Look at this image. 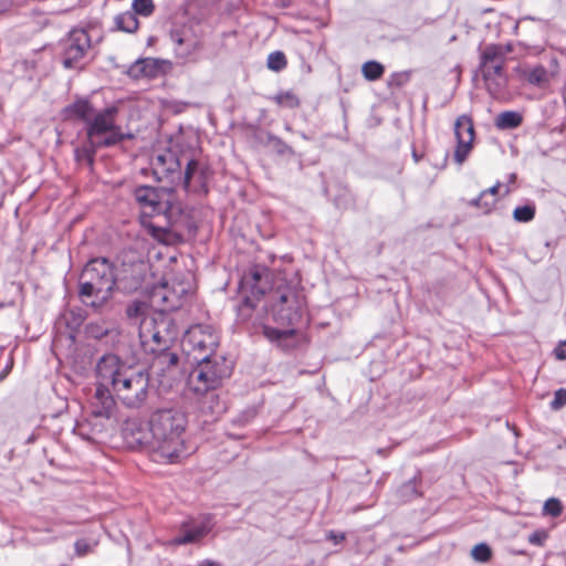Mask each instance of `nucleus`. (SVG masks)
Masks as SVG:
<instances>
[{
	"label": "nucleus",
	"mask_w": 566,
	"mask_h": 566,
	"mask_svg": "<svg viewBox=\"0 0 566 566\" xmlns=\"http://www.w3.org/2000/svg\"><path fill=\"white\" fill-rule=\"evenodd\" d=\"M132 7L135 14L144 17H149L155 10L153 0H134Z\"/></svg>",
	"instance_id": "32"
},
{
	"label": "nucleus",
	"mask_w": 566,
	"mask_h": 566,
	"mask_svg": "<svg viewBox=\"0 0 566 566\" xmlns=\"http://www.w3.org/2000/svg\"><path fill=\"white\" fill-rule=\"evenodd\" d=\"M151 166L154 169V174L158 178H161L168 174L177 171L180 167V163L172 153L166 151L165 154L157 155L153 159Z\"/></svg>",
	"instance_id": "21"
},
{
	"label": "nucleus",
	"mask_w": 566,
	"mask_h": 566,
	"mask_svg": "<svg viewBox=\"0 0 566 566\" xmlns=\"http://www.w3.org/2000/svg\"><path fill=\"white\" fill-rule=\"evenodd\" d=\"M146 268L147 266L144 262L123 264L115 273L118 289H122L125 292H133L139 289L144 281Z\"/></svg>",
	"instance_id": "16"
},
{
	"label": "nucleus",
	"mask_w": 566,
	"mask_h": 566,
	"mask_svg": "<svg viewBox=\"0 0 566 566\" xmlns=\"http://www.w3.org/2000/svg\"><path fill=\"white\" fill-rule=\"evenodd\" d=\"M66 112L84 120L86 125L92 120L94 115H96L92 105L85 99L75 102L67 107Z\"/></svg>",
	"instance_id": "25"
},
{
	"label": "nucleus",
	"mask_w": 566,
	"mask_h": 566,
	"mask_svg": "<svg viewBox=\"0 0 566 566\" xmlns=\"http://www.w3.org/2000/svg\"><path fill=\"white\" fill-rule=\"evenodd\" d=\"M114 23L117 30L127 33L136 32L139 27V22L133 11H126L115 15Z\"/></svg>",
	"instance_id": "22"
},
{
	"label": "nucleus",
	"mask_w": 566,
	"mask_h": 566,
	"mask_svg": "<svg viewBox=\"0 0 566 566\" xmlns=\"http://www.w3.org/2000/svg\"><path fill=\"white\" fill-rule=\"evenodd\" d=\"M270 273L264 268H253L242 276L240 289L244 308H254L263 302V308L273 322L282 326L296 324L305 308V297L296 285L276 276L269 287Z\"/></svg>",
	"instance_id": "2"
},
{
	"label": "nucleus",
	"mask_w": 566,
	"mask_h": 566,
	"mask_svg": "<svg viewBox=\"0 0 566 566\" xmlns=\"http://www.w3.org/2000/svg\"><path fill=\"white\" fill-rule=\"evenodd\" d=\"M326 538L336 545L345 539V534L340 532L329 531L326 534Z\"/></svg>",
	"instance_id": "40"
},
{
	"label": "nucleus",
	"mask_w": 566,
	"mask_h": 566,
	"mask_svg": "<svg viewBox=\"0 0 566 566\" xmlns=\"http://www.w3.org/2000/svg\"><path fill=\"white\" fill-rule=\"evenodd\" d=\"M197 367L188 378L189 389L197 395H205L217 389L222 380L230 376L231 366L221 356H213L208 360H193Z\"/></svg>",
	"instance_id": "8"
},
{
	"label": "nucleus",
	"mask_w": 566,
	"mask_h": 566,
	"mask_svg": "<svg viewBox=\"0 0 566 566\" xmlns=\"http://www.w3.org/2000/svg\"><path fill=\"white\" fill-rule=\"evenodd\" d=\"M161 72L160 62L156 59L146 57L136 61L130 65L128 74L134 78L156 77Z\"/></svg>",
	"instance_id": "20"
},
{
	"label": "nucleus",
	"mask_w": 566,
	"mask_h": 566,
	"mask_svg": "<svg viewBox=\"0 0 566 566\" xmlns=\"http://www.w3.org/2000/svg\"><path fill=\"white\" fill-rule=\"evenodd\" d=\"M263 334L270 342L277 344L284 349L294 347L296 344V331L294 328H274L264 325Z\"/></svg>",
	"instance_id": "19"
},
{
	"label": "nucleus",
	"mask_w": 566,
	"mask_h": 566,
	"mask_svg": "<svg viewBox=\"0 0 566 566\" xmlns=\"http://www.w3.org/2000/svg\"><path fill=\"white\" fill-rule=\"evenodd\" d=\"M515 180V175H511V181L514 182Z\"/></svg>",
	"instance_id": "46"
},
{
	"label": "nucleus",
	"mask_w": 566,
	"mask_h": 566,
	"mask_svg": "<svg viewBox=\"0 0 566 566\" xmlns=\"http://www.w3.org/2000/svg\"><path fill=\"white\" fill-rule=\"evenodd\" d=\"M403 489H405L406 491H410L412 494H415V495H417V496H418V493L416 492L415 485H413L411 482L407 483V484L403 486Z\"/></svg>",
	"instance_id": "43"
},
{
	"label": "nucleus",
	"mask_w": 566,
	"mask_h": 566,
	"mask_svg": "<svg viewBox=\"0 0 566 566\" xmlns=\"http://www.w3.org/2000/svg\"><path fill=\"white\" fill-rule=\"evenodd\" d=\"M513 72L520 81L528 85L538 88H547L558 73V64L557 61L553 59L549 69L542 64H521L516 66Z\"/></svg>",
	"instance_id": "12"
},
{
	"label": "nucleus",
	"mask_w": 566,
	"mask_h": 566,
	"mask_svg": "<svg viewBox=\"0 0 566 566\" xmlns=\"http://www.w3.org/2000/svg\"><path fill=\"white\" fill-rule=\"evenodd\" d=\"M563 513L562 502L556 497H551L545 501L543 506V514L557 517Z\"/></svg>",
	"instance_id": "33"
},
{
	"label": "nucleus",
	"mask_w": 566,
	"mask_h": 566,
	"mask_svg": "<svg viewBox=\"0 0 566 566\" xmlns=\"http://www.w3.org/2000/svg\"><path fill=\"white\" fill-rule=\"evenodd\" d=\"M482 76H483L488 92L493 97L500 96L505 87V84H506L504 73L503 72H501L500 74L482 73Z\"/></svg>",
	"instance_id": "23"
},
{
	"label": "nucleus",
	"mask_w": 566,
	"mask_h": 566,
	"mask_svg": "<svg viewBox=\"0 0 566 566\" xmlns=\"http://www.w3.org/2000/svg\"><path fill=\"white\" fill-rule=\"evenodd\" d=\"M412 156H413V158H415V160H416V161H419V156L417 155V153H416V151H413Z\"/></svg>",
	"instance_id": "45"
},
{
	"label": "nucleus",
	"mask_w": 566,
	"mask_h": 566,
	"mask_svg": "<svg viewBox=\"0 0 566 566\" xmlns=\"http://www.w3.org/2000/svg\"><path fill=\"white\" fill-rule=\"evenodd\" d=\"M548 535L546 531H535L528 536V542L533 545L542 546L547 539Z\"/></svg>",
	"instance_id": "38"
},
{
	"label": "nucleus",
	"mask_w": 566,
	"mask_h": 566,
	"mask_svg": "<svg viewBox=\"0 0 566 566\" xmlns=\"http://www.w3.org/2000/svg\"><path fill=\"white\" fill-rule=\"evenodd\" d=\"M535 217V206L525 205L516 207L513 211V218L517 222H530Z\"/></svg>",
	"instance_id": "29"
},
{
	"label": "nucleus",
	"mask_w": 566,
	"mask_h": 566,
	"mask_svg": "<svg viewBox=\"0 0 566 566\" xmlns=\"http://www.w3.org/2000/svg\"><path fill=\"white\" fill-rule=\"evenodd\" d=\"M206 566H214L213 563H208Z\"/></svg>",
	"instance_id": "47"
},
{
	"label": "nucleus",
	"mask_w": 566,
	"mask_h": 566,
	"mask_svg": "<svg viewBox=\"0 0 566 566\" xmlns=\"http://www.w3.org/2000/svg\"><path fill=\"white\" fill-rule=\"evenodd\" d=\"M492 551L485 543H480L471 549V556L476 563H488L491 558Z\"/></svg>",
	"instance_id": "30"
},
{
	"label": "nucleus",
	"mask_w": 566,
	"mask_h": 566,
	"mask_svg": "<svg viewBox=\"0 0 566 566\" xmlns=\"http://www.w3.org/2000/svg\"><path fill=\"white\" fill-rule=\"evenodd\" d=\"M500 184L497 182L496 185L492 186L491 188H489L488 190H484L480 193L479 198L474 199L471 201V205L473 206H480L482 200L485 199V197H494L496 198V195L499 192V189H500Z\"/></svg>",
	"instance_id": "36"
},
{
	"label": "nucleus",
	"mask_w": 566,
	"mask_h": 566,
	"mask_svg": "<svg viewBox=\"0 0 566 566\" xmlns=\"http://www.w3.org/2000/svg\"><path fill=\"white\" fill-rule=\"evenodd\" d=\"M193 284L190 274L175 276L169 281H165L160 285L154 287L150 294L151 304L159 306L160 310L156 313L166 314V311H175L181 307L185 298L192 292ZM145 304H136L128 307L127 313L129 317L142 318L145 315H153V313H145Z\"/></svg>",
	"instance_id": "7"
},
{
	"label": "nucleus",
	"mask_w": 566,
	"mask_h": 566,
	"mask_svg": "<svg viewBox=\"0 0 566 566\" xmlns=\"http://www.w3.org/2000/svg\"><path fill=\"white\" fill-rule=\"evenodd\" d=\"M385 72L384 66L376 61H368L363 64L361 73L368 81H376L382 76Z\"/></svg>",
	"instance_id": "27"
},
{
	"label": "nucleus",
	"mask_w": 566,
	"mask_h": 566,
	"mask_svg": "<svg viewBox=\"0 0 566 566\" xmlns=\"http://www.w3.org/2000/svg\"><path fill=\"white\" fill-rule=\"evenodd\" d=\"M97 384V388L91 401L92 413L96 417L109 418L115 407L111 387L102 386L98 380Z\"/></svg>",
	"instance_id": "18"
},
{
	"label": "nucleus",
	"mask_w": 566,
	"mask_h": 566,
	"mask_svg": "<svg viewBox=\"0 0 566 566\" xmlns=\"http://www.w3.org/2000/svg\"><path fill=\"white\" fill-rule=\"evenodd\" d=\"M179 331L168 314L145 315L138 324L142 349L154 356L150 370L154 375L166 378L170 376L178 363L177 354L169 350L177 339Z\"/></svg>",
	"instance_id": "3"
},
{
	"label": "nucleus",
	"mask_w": 566,
	"mask_h": 566,
	"mask_svg": "<svg viewBox=\"0 0 566 566\" xmlns=\"http://www.w3.org/2000/svg\"><path fill=\"white\" fill-rule=\"evenodd\" d=\"M115 108H105L94 115L86 125L87 143L76 151L78 159H86L92 165L98 148L114 146L124 139L125 135L115 124Z\"/></svg>",
	"instance_id": "6"
},
{
	"label": "nucleus",
	"mask_w": 566,
	"mask_h": 566,
	"mask_svg": "<svg viewBox=\"0 0 566 566\" xmlns=\"http://www.w3.org/2000/svg\"><path fill=\"white\" fill-rule=\"evenodd\" d=\"M223 410V407H218L217 409H213L212 412L220 413Z\"/></svg>",
	"instance_id": "44"
},
{
	"label": "nucleus",
	"mask_w": 566,
	"mask_h": 566,
	"mask_svg": "<svg viewBox=\"0 0 566 566\" xmlns=\"http://www.w3.org/2000/svg\"><path fill=\"white\" fill-rule=\"evenodd\" d=\"M218 344L213 327L202 324L189 327L181 339L182 350L191 361L212 359Z\"/></svg>",
	"instance_id": "9"
},
{
	"label": "nucleus",
	"mask_w": 566,
	"mask_h": 566,
	"mask_svg": "<svg viewBox=\"0 0 566 566\" xmlns=\"http://www.w3.org/2000/svg\"><path fill=\"white\" fill-rule=\"evenodd\" d=\"M92 28H74L63 42L62 63L65 69L75 67L92 46Z\"/></svg>",
	"instance_id": "10"
},
{
	"label": "nucleus",
	"mask_w": 566,
	"mask_h": 566,
	"mask_svg": "<svg viewBox=\"0 0 566 566\" xmlns=\"http://www.w3.org/2000/svg\"><path fill=\"white\" fill-rule=\"evenodd\" d=\"M11 0H0V12L7 10V8L10 6Z\"/></svg>",
	"instance_id": "42"
},
{
	"label": "nucleus",
	"mask_w": 566,
	"mask_h": 566,
	"mask_svg": "<svg viewBox=\"0 0 566 566\" xmlns=\"http://www.w3.org/2000/svg\"><path fill=\"white\" fill-rule=\"evenodd\" d=\"M115 284V272L108 260L93 259L82 271L80 296L87 306L101 308L111 298Z\"/></svg>",
	"instance_id": "5"
},
{
	"label": "nucleus",
	"mask_w": 566,
	"mask_h": 566,
	"mask_svg": "<svg viewBox=\"0 0 566 566\" xmlns=\"http://www.w3.org/2000/svg\"><path fill=\"white\" fill-rule=\"evenodd\" d=\"M557 359L565 360L566 359V340L560 342L554 350Z\"/></svg>",
	"instance_id": "41"
},
{
	"label": "nucleus",
	"mask_w": 566,
	"mask_h": 566,
	"mask_svg": "<svg viewBox=\"0 0 566 566\" xmlns=\"http://www.w3.org/2000/svg\"><path fill=\"white\" fill-rule=\"evenodd\" d=\"M96 378L104 387H111L128 408L142 407L148 395V374L126 365L116 355L103 356L96 365Z\"/></svg>",
	"instance_id": "4"
},
{
	"label": "nucleus",
	"mask_w": 566,
	"mask_h": 566,
	"mask_svg": "<svg viewBox=\"0 0 566 566\" xmlns=\"http://www.w3.org/2000/svg\"><path fill=\"white\" fill-rule=\"evenodd\" d=\"M512 51L510 45L501 44L486 45L480 56V69L482 73L500 74L504 70L506 55Z\"/></svg>",
	"instance_id": "15"
},
{
	"label": "nucleus",
	"mask_w": 566,
	"mask_h": 566,
	"mask_svg": "<svg viewBox=\"0 0 566 566\" xmlns=\"http://www.w3.org/2000/svg\"><path fill=\"white\" fill-rule=\"evenodd\" d=\"M566 405V389L560 388L555 391L554 399L551 402L553 410H558Z\"/></svg>",
	"instance_id": "35"
},
{
	"label": "nucleus",
	"mask_w": 566,
	"mask_h": 566,
	"mask_svg": "<svg viewBox=\"0 0 566 566\" xmlns=\"http://www.w3.org/2000/svg\"><path fill=\"white\" fill-rule=\"evenodd\" d=\"M97 546L96 539H78L74 544L75 554L77 556H84L93 552Z\"/></svg>",
	"instance_id": "34"
},
{
	"label": "nucleus",
	"mask_w": 566,
	"mask_h": 566,
	"mask_svg": "<svg viewBox=\"0 0 566 566\" xmlns=\"http://www.w3.org/2000/svg\"><path fill=\"white\" fill-rule=\"evenodd\" d=\"M266 64L270 70L279 72L286 66L287 62L282 52L275 51L269 54Z\"/></svg>",
	"instance_id": "31"
},
{
	"label": "nucleus",
	"mask_w": 566,
	"mask_h": 566,
	"mask_svg": "<svg viewBox=\"0 0 566 566\" xmlns=\"http://www.w3.org/2000/svg\"><path fill=\"white\" fill-rule=\"evenodd\" d=\"M171 195L165 190L143 186L135 190V199L146 216L167 214L170 220L174 214Z\"/></svg>",
	"instance_id": "11"
},
{
	"label": "nucleus",
	"mask_w": 566,
	"mask_h": 566,
	"mask_svg": "<svg viewBox=\"0 0 566 566\" xmlns=\"http://www.w3.org/2000/svg\"><path fill=\"white\" fill-rule=\"evenodd\" d=\"M198 163L196 160H189L185 171L184 186L186 189L190 186V180L197 171Z\"/></svg>",
	"instance_id": "37"
},
{
	"label": "nucleus",
	"mask_w": 566,
	"mask_h": 566,
	"mask_svg": "<svg viewBox=\"0 0 566 566\" xmlns=\"http://www.w3.org/2000/svg\"><path fill=\"white\" fill-rule=\"evenodd\" d=\"M187 416L178 409L155 411L145 426L129 420L124 427V438L132 447L146 448L154 461L176 463L188 453L186 448Z\"/></svg>",
	"instance_id": "1"
},
{
	"label": "nucleus",
	"mask_w": 566,
	"mask_h": 566,
	"mask_svg": "<svg viewBox=\"0 0 566 566\" xmlns=\"http://www.w3.org/2000/svg\"><path fill=\"white\" fill-rule=\"evenodd\" d=\"M496 201L497 199L494 197H485L481 205L476 207L480 208L484 213H489L495 207Z\"/></svg>",
	"instance_id": "39"
},
{
	"label": "nucleus",
	"mask_w": 566,
	"mask_h": 566,
	"mask_svg": "<svg viewBox=\"0 0 566 566\" xmlns=\"http://www.w3.org/2000/svg\"><path fill=\"white\" fill-rule=\"evenodd\" d=\"M272 99L282 107L295 108L300 105L297 96L293 92H282L272 97Z\"/></svg>",
	"instance_id": "28"
},
{
	"label": "nucleus",
	"mask_w": 566,
	"mask_h": 566,
	"mask_svg": "<svg viewBox=\"0 0 566 566\" xmlns=\"http://www.w3.org/2000/svg\"><path fill=\"white\" fill-rule=\"evenodd\" d=\"M151 235L164 244H175L181 241V235L172 229H165L160 227L150 226Z\"/></svg>",
	"instance_id": "26"
},
{
	"label": "nucleus",
	"mask_w": 566,
	"mask_h": 566,
	"mask_svg": "<svg viewBox=\"0 0 566 566\" xmlns=\"http://www.w3.org/2000/svg\"><path fill=\"white\" fill-rule=\"evenodd\" d=\"M211 523L209 520L192 521L182 524L180 534L171 539L172 545H184L196 543L205 537L211 531Z\"/></svg>",
	"instance_id": "17"
},
{
	"label": "nucleus",
	"mask_w": 566,
	"mask_h": 566,
	"mask_svg": "<svg viewBox=\"0 0 566 566\" xmlns=\"http://www.w3.org/2000/svg\"><path fill=\"white\" fill-rule=\"evenodd\" d=\"M170 39L174 43V51L177 59L182 62L195 60L200 49V41L190 28L184 27L172 30Z\"/></svg>",
	"instance_id": "14"
},
{
	"label": "nucleus",
	"mask_w": 566,
	"mask_h": 566,
	"mask_svg": "<svg viewBox=\"0 0 566 566\" xmlns=\"http://www.w3.org/2000/svg\"><path fill=\"white\" fill-rule=\"evenodd\" d=\"M523 122V116L518 112L506 111L497 115L495 125L500 129H513L518 127Z\"/></svg>",
	"instance_id": "24"
},
{
	"label": "nucleus",
	"mask_w": 566,
	"mask_h": 566,
	"mask_svg": "<svg viewBox=\"0 0 566 566\" xmlns=\"http://www.w3.org/2000/svg\"><path fill=\"white\" fill-rule=\"evenodd\" d=\"M474 126L472 118L461 115L454 123V136L457 139L453 160L461 166L470 156L474 145Z\"/></svg>",
	"instance_id": "13"
}]
</instances>
